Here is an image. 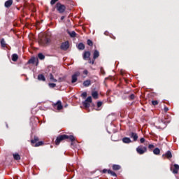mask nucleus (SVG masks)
Instances as JSON below:
<instances>
[{"label":"nucleus","instance_id":"obj_1","mask_svg":"<svg viewBox=\"0 0 179 179\" xmlns=\"http://www.w3.org/2000/svg\"><path fill=\"white\" fill-rule=\"evenodd\" d=\"M65 139H69L71 141L72 149H79V145H76V141H75V137L72 135L68 136V135L64 134V135L59 136L56 138L55 145H59V143H61V141Z\"/></svg>","mask_w":179,"mask_h":179},{"label":"nucleus","instance_id":"obj_2","mask_svg":"<svg viewBox=\"0 0 179 179\" xmlns=\"http://www.w3.org/2000/svg\"><path fill=\"white\" fill-rule=\"evenodd\" d=\"M31 143L32 146L38 148V146H41L44 143L43 141H38V137L34 136V139L31 140Z\"/></svg>","mask_w":179,"mask_h":179},{"label":"nucleus","instance_id":"obj_3","mask_svg":"<svg viewBox=\"0 0 179 179\" xmlns=\"http://www.w3.org/2000/svg\"><path fill=\"white\" fill-rule=\"evenodd\" d=\"M136 152L138 155H143L144 153H146V152H148V148L143 145H139L136 148Z\"/></svg>","mask_w":179,"mask_h":179},{"label":"nucleus","instance_id":"obj_4","mask_svg":"<svg viewBox=\"0 0 179 179\" xmlns=\"http://www.w3.org/2000/svg\"><path fill=\"white\" fill-rule=\"evenodd\" d=\"M56 8L59 13H64V12H65V9H66V7H65L64 4H61V3H57Z\"/></svg>","mask_w":179,"mask_h":179},{"label":"nucleus","instance_id":"obj_5","mask_svg":"<svg viewBox=\"0 0 179 179\" xmlns=\"http://www.w3.org/2000/svg\"><path fill=\"white\" fill-rule=\"evenodd\" d=\"M80 76V72L76 71L73 75L71 76V83H76L78 82V78Z\"/></svg>","mask_w":179,"mask_h":179},{"label":"nucleus","instance_id":"obj_6","mask_svg":"<svg viewBox=\"0 0 179 179\" xmlns=\"http://www.w3.org/2000/svg\"><path fill=\"white\" fill-rule=\"evenodd\" d=\"M173 167L174 169H173V166H171V171H172L173 174H178L179 165L177 164H175L173 165Z\"/></svg>","mask_w":179,"mask_h":179},{"label":"nucleus","instance_id":"obj_7","mask_svg":"<svg viewBox=\"0 0 179 179\" xmlns=\"http://www.w3.org/2000/svg\"><path fill=\"white\" fill-rule=\"evenodd\" d=\"M60 48H61V50H63L64 51H66V50H68V48H69V42L66 41V42L62 43Z\"/></svg>","mask_w":179,"mask_h":179},{"label":"nucleus","instance_id":"obj_8","mask_svg":"<svg viewBox=\"0 0 179 179\" xmlns=\"http://www.w3.org/2000/svg\"><path fill=\"white\" fill-rule=\"evenodd\" d=\"M129 136L130 138H131V139H134V142H136V141H138V134L135 133V132H131L129 134Z\"/></svg>","mask_w":179,"mask_h":179},{"label":"nucleus","instance_id":"obj_9","mask_svg":"<svg viewBox=\"0 0 179 179\" xmlns=\"http://www.w3.org/2000/svg\"><path fill=\"white\" fill-rule=\"evenodd\" d=\"M53 107H57V110H62V103H61V101H57L56 103H54Z\"/></svg>","mask_w":179,"mask_h":179},{"label":"nucleus","instance_id":"obj_10","mask_svg":"<svg viewBox=\"0 0 179 179\" xmlns=\"http://www.w3.org/2000/svg\"><path fill=\"white\" fill-rule=\"evenodd\" d=\"M83 59H89L90 58V52L86 51L83 55Z\"/></svg>","mask_w":179,"mask_h":179},{"label":"nucleus","instance_id":"obj_11","mask_svg":"<svg viewBox=\"0 0 179 179\" xmlns=\"http://www.w3.org/2000/svg\"><path fill=\"white\" fill-rule=\"evenodd\" d=\"M164 156H166V157H167L168 159H171V157H173V155L171 154V151H167L165 154L162 155V157H164Z\"/></svg>","mask_w":179,"mask_h":179},{"label":"nucleus","instance_id":"obj_12","mask_svg":"<svg viewBox=\"0 0 179 179\" xmlns=\"http://www.w3.org/2000/svg\"><path fill=\"white\" fill-rule=\"evenodd\" d=\"M12 3H13V0H8L5 2V6L6 8H10L12 6Z\"/></svg>","mask_w":179,"mask_h":179},{"label":"nucleus","instance_id":"obj_13","mask_svg":"<svg viewBox=\"0 0 179 179\" xmlns=\"http://www.w3.org/2000/svg\"><path fill=\"white\" fill-rule=\"evenodd\" d=\"M90 85H92V81H90V80H87L83 82V86L85 87H89V86H90Z\"/></svg>","mask_w":179,"mask_h":179},{"label":"nucleus","instance_id":"obj_14","mask_svg":"<svg viewBox=\"0 0 179 179\" xmlns=\"http://www.w3.org/2000/svg\"><path fill=\"white\" fill-rule=\"evenodd\" d=\"M123 143H131L132 141L129 137H124L122 138Z\"/></svg>","mask_w":179,"mask_h":179},{"label":"nucleus","instance_id":"obj_15","mask_svg":"<svg viewBox=\"0 0 179 179\" xmlns=\"http://www.w3.org/2000/svg\"><path fill=\"white\" fill-rule=\"evenodd\" d=\"M38 80H41L42 82H45V76L43 74H39L38 76Z\"/></svg>","mask_w":179,"mask_h":179},{"label":"nucleus","instance_id":"obj_16","mask_svg":"<svg viewBox=\"0 0 179 179\" xmlns=\"http://www.w3.org/2000/svg\"><path fill=\"white\" fill-rule=\"evenodd\" d=\"M100 56V52H98V50H94V59H96V58H99V57Z\"/></svg>","mask_w":179,"mask_h":179},{"label":"nucleus","instance_id":"obj_17","mask_svg":"<svg viewBox=\"0 0 179 179\" xmlns=\"http://www.w3.org/2000/svg\"><path fill=\"white\" fill-rule=\"evenodd\" d=\"M96 106H97V108H96L95 110H96V111H100V110H101V108H100V107H101V106H103V102H101V101H98Z\"/></svg>","mask_w":179,"mask_h":179},{"label":"nucleus","instance_id":"obj_18","mask_svg":"<svg viewBox=\"0 0 179 179\" xmlns=\"http://www.w3.org/2000/svg\"><path fill=\"white\" fill-rule=\"evenodd\" d=\"M92 96L93 99H99V93L97 92V91L92 92Z\"/></svg>","mask_w":179,"mask_h":179},{"label":"nucleus","instance_id":"obj_19","mask_svg":"<svg viewBox=\"0 0 179 179\" xmlns=\"http://www.w3.org/2000/svg\"><path fill=\"white\" fill-rule=\"evenodd\" d=\"M18 58H19V56H17V54H13L12 55V61H13L14 62H16V61H17Z\"/></svg>","mask_w":179,"mask_h":179},{"label":"nucleus","instance_id":"obj_20","mask_svg":"<svg viewBox=\"0 0 179 179\" xmlns=\"http://www.w3.org/2000/svg\"><path fill=\"white\" fill-rule=\"evenodd\" d=\"M153 153L157 156L160 155V149H159V148H156L155 149L153 150Z\"/></svg>","mask_w":179,"mask_h":179},{"label":"nucleus","instance_id":"obj_21","mask_svg":"<svg viewBox=\"0 0 179 179\" xmlns=\"http://www.w3.org/2000/svg\"><path fill=\"white\" fill-rule=\"evenodd\" d=\"M83 104L85 107V108H89V107H90V103L85 101L84 102H83Z\"/></svg>","mask_w":179,"mask_h":179},{"label":"nucleus","instance_id":"obj_22","mask_svg":"<svg viewBox=\"0 0 179 179\" xmlns=\"http://www.w3.org/2000/svg\"><path fill=\"white\" fill-rule=\"evenodd\" d=\"M36 61H38V59H36L35 57H32L29 60V64H34Z\"/></svg>","mask_w":179,"mask_h":179},{"label":"nucleus","instance_id":"obj_23","mask_svg":"<svg viewBox=\"0 0 179 179\" xmlns=\"http://www.w3.org/2000/svg\"><path fill=\"white\" fill-rule=\"evenodd\" d=\"M15 160H20V155L17 153L13 155Z\"/></svg>","mask_w":179,"mask_h":179},{"label":"nucleus","instance_id":"obj_24","mask_svg":"<svg viewBox=\"0 0 179 179\" xmlns=\"http://www.w3.org/2000/svg\"><path fill=\"white\" fill-rule=\"evenodd\" d=\"M108 174H110L113 177H117V173L111 170H108Z\"/></svg>","mask_w":179,"mask_h":179},{"label":"nucleus","instance_id":"obj_25","mask_svg":"<svg viewBox=\"0 0 179 179\" xmlns=\"http://www.w3.org/2000/svg\"><path fill=\"white\" fill-rule=\"evenodd\" d=\"M78 50H85V44L80 43L78 46Z\"/></svg>","mask_w":179,"mask_h":179},{"label":"nucleus","instance_id":"obj_26","mask_svg":"<svg viewBox=\"0 0 179 179\" xmlns=\"http://www.w3.org/2000/svg\"><path fill=\"white\" fill-rule=\"evenodd\" d=\"M1 45L3 48L6 47V42H5V39L4 38H1Z\"/></svg>","mask_w":179,"mask_h":179},{"label":"nucleus","instance_id":"obj_27","mask_svg":"<svg viewBox=\"0 0 179 179\" xmlns=\"http://www.w3.org/2000/svg\"><path fill=\"white\" fill-rule=\"evenodd\" d=\"M121 166L120 165L114 164L113 165V170H120Z\"/></svg>","mask_w":179,"mask_h":179},{"label":"nucleus","instance_id":"obj_28","mask_svg":"<svg viewBox=\"0 0 179 179\" xmlns=\"http://www.w3.org/2000/svg\"><path fill=\"white\" fill-rule=\"evenodd\" d=\"M68 34H69V36H71V37H76V32H75V31H69Z\"/></svg>","mask_w":179,"mask_h":179},{"label":"nucleus","instance_id":"obj_29","mask_svg":"<svg viewBox=\"0 0 179 179\" xmlns=\"http://www.w3.org/2000/svg\"><path fill=\"white\" fill-rule=\"evenodd\" d=\"M50 80H51V82H57V79L54 78V76L52 75V73L50 74Z\"/></svg>","mask_w":179,"mask_h":179},{"label":"nucleus","instance_id":"obj_30","mask_svg":"<svg viewBox=\"0 0 179 179\" xmlns=\"http://www.w3.org/2000/svg\"><path fill=\"white\" fill-rule=\"evenodd\" d=\"M38 57L39 59H41V60H43V59H44V58H45V56H44V55H43V53H39L38 55Z\"/></svg>","mask_w":179,"mask_h":179},{"label":"nucleus","instance_id":"obj_31","mask_svg":"<svg viewBox=\"0 0 179 179\" xmlns=\"http://www.w3.org/2000/svg\"><path fill=\"white\" fill-rule=\"evenodd\" d=\"M87 44L88 45H90V47H92V46H93V41H92V40H90V39H88V40L87 41Z\"/></svg>","mask_w":179,"mask_h":179},{"label":"nucleus","instance_id":"obj_32","mask_svg":"<svg viewBox=\"0 0 179 179\" xmlns=\"http://www.w3.org/2000/svg\"><path fill=\"white\" fill-rule=\"evenodd\" d=\"M129 100H134V99H135V94H131L129 96Z\"/></svg>","mask_w":179,"mask_h":179},{"label":"nucleus","instance_id":"obj_33","mask_svg":"<svg viewBox=\"0 0 179 179\" xmlns=\"http://www.w3.org/2000/svg\"><path fill=\"white\" fill-rule=\"evenodd\" d=\"M85 101H87V103H92V96H88Z\"/></svg>","mask_w":179,"mask_h":179},{"label":"nucleus","instance_id":"obj_34","mask_svg":"<svg viewBox=\"0 0 179 179\" xmlns=\"http://www.w3.org/2000/svg\"><path fill=\"white\" fill-rule=\"evenodd\" d=\"M49 87L54 88L55 87V86H57V85L55 83H49Z\"/></svg>","mask_w":179,"mask_h":179},{"label":"nucleus","instance_id":"obj_35","mask_svg":"<svg viewBox=\"0 0 179 179\" xmlns=\"http://www.w3.org/2000/svg\"><path fill=\"white\" fill-rule=\"evenodd\" d=\"M152 106H157L159 104V102L157 101H152Z\"/></svg>","mask_w":179,"mask_h":179},{"label":"nucleus","instance_id":"obj_36","mask_svg":"<svg viewBox=\"0 0 179 179\" xmlns=\"http://www.w3.org/2000/svg\"><path fill=\"white\" fill-rule=\"evenodd\" d=\"M81 96L83 97H84L85 99H86V97H87V92H83Z\"/></svg>","mask_w":179,"mask_h":179},{"label":"nucleus","instance_id":"obj_37","mask_svg":"<svg viewBox=\"0 0 179 179\" xmlns=\"http://www.w3.org/2000/svg\"><path fill=\"white\" fill-rule=\"evenodd\" d=\"M57 1H58V0H51L50 4L51 5H55Z\"/></svg>","mask_w":179,"mask_h":179},{"label":"nucleus","instance_id":"obj_38","mask_svg":"<svg viewBox=\"0 0 179 179\" xmlns=\"http://www.w3.org/2000/svg\"><path fill=\"white\" fill-rule=\"evenodd\" d=\"M170 122V120H168V121H163V120H162L161 122H160V124H169Z\"/></svg>","mask_w":179,"mask_h":179},{"label":"nucleus","instance_id":"obj_39","mask_svg":"<svg viewBox=\"0 0 179 179\" xmlns=\"http://www.w3.org/2000/svg\"><path fill=\"white\" fill-rule=\"evenodd\" d=\"M153 148H155V145H153V144H150L148 145V149H153Z\"/></svg>","mask_w":179,"mask_h":179},{"label":"nucleus","instance_id":"obj_40","mask_svg":"<svg viewBox=\"0 0 179 179\" xmlns=\"http://www.w3.org/2000/svg\"><path fill=\"white\" fill-rule=\"evenodd\" d=\"M45 43L46 44H49V43H50V38H46L45 39Z\"/></svg>","mask_w":179,"mask_h":179},{"label":"nucleus","instance_id":"obj_41","mask_svg":"<svg viewBox=\"0 0 179 179\" xmlns=\"http://www.w3.org/2000/svg\"><path fill=\"white\" fill-rule=\"evenodd\" d=\"M140 142H141V143H145V138H141L140 139Z\"/></svg>","mask_w":179,"mask_h":179},{"label":"nucleus","instance_id":"obj_42","mask_svg":"<svg viewBox=\"0 0 179 179\" xmlns=\"http://www.w3.org/2000/svg\"><path fill=\"white\" fill-rule=\"evenodd\" d=\"M164 111L165 113H167V111H169V108L167 106H165L164 108Z\"/></svg>","mask_w":179,"mask_h":179},{"label":"nucleus","instance_id":"obj_43","mask_svg":"<svg viewBox=\"0 0 179 179\" xmlns=\"http://www.w3.org/2000/svg\"><path fill=\"white\" fill-rule=\"evenodd\" d=\"M108 173V171L107 169H103L102 173H103V174H106V173Z\"/></svg>","mask_w":179,"mask_h":179},{"label":"nucleus","instance_id":"obj_44","mask_svg":"<svg viewBox=\"0 0 179 179\" xmlns=\"http://www.w3.org/2000/svg\"><path fill=\"white\" fill-rule=\"evenodd\" d=\"M101 73H102V75L106 74V72H104V70H103V69H101Z\"/></svg>","mask_w":179,"mask_h":179},{"label":"nucleus","instance_id":"obj_45","mask_svg":"<svg viewBox=\"0 0 179 179\" xmlns=\"http://www.w3.org/2000/svg\"><path fill=\"white\" fill-rule=\"evenodd\" d=\"M83 73L84 75H87V73H89V71H87V70H84Z\"/></svg>","mask_w":179,"mask_h":179},{"label":"nucleus","instance_id":"obj_46","mask_svg":"<svg viewBox=\"0 0 179 179\" xmlns=\"http://www.w3.org/2000/svg\"><path fill=\"white\" fill-rule=\"evenodd\" d=\"M89 63L93 64H94V60H90Z\"/></svg>","mask_w":179,"mask_h":179},{"label":"nucleus","instance_id":"obj_47","mask_svg":"<svg viewBox=\"0 0 179 179\" xmlns=\"http://www.w3.org/2000/svg\"><path fill=\"white\" fill-rule=\"evenodd\" d=\"M64 19H65V16H62L61 17V20H64Z\"/></svg>","mask_w":179,"mask_h":179},{"label":"nucleus","instance_id":"obj_48","mask_svg":"<svg viewBox=\"0 0 179 179\" xmlns=\"http://www.w3.org/2000/svg\"><path fill=\"white\" fill-rule=\"evenodd\" d=\"M158 128H162V126H159V127Z\"/></svg>","mask_w":179,"mask_h":179}]
</instances>
